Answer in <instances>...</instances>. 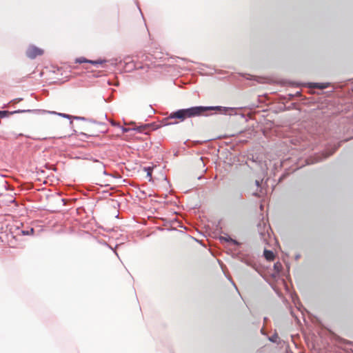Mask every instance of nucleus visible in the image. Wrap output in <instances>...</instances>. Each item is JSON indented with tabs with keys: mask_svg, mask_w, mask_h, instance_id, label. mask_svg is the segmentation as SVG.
Instances as JSON below:
<instances>
[{
	"mask_svg": "<svg viewBox=\"0 0 353 353\" xmlns=\"http://www.w3.org/2000/svg\"><path fill=\"white\" fill-rule=\"evenodd\" d=\"M221 109V107H202L196 106L192 107L187 109H181L176 112H172L168 119H178V122H182L186 119L195 117L201 115L204 112L208 110H218Z\"/></svg>",
	"mask_w": 353,
	"mask_h": 353,
	"instance_id": "f257e3e1",
	"label": "nucleus"
},
{
	"mask_svg": "<svg viewBox=\"0 0 353 353\" xmlns=\"http://www.w3.org/2000/svg\"><path fill=\"white\" fill-rule=\"evenodd\" d=\"M43 52V50L34 46H30L26 50V55L30 59H34L37 56L42 55Z\"/></svg>",
	"mask_w": 353,
	"mask_h": 353,
	"instance_id": "f03ea898",
	"label": "nucleus"
},
{
	"mask_svg": "<svg viewBox=\"0 0 353 353\" xmlns=\"http://www.w3.org/2000/svg\"><path fill=\"white\" fill-rule=\"evenodd\" d=\"M77 62L79 63H92V65H97L99 64H102L103 63L105 62V61L101 60V59H99V60H96V61H91V60H88L85 58L81 57V58H79L77 59Z\"/></svg>",
	"mask_w": 353,
	"mask_h": 353,
	"instance_id": "7ed1b4c3",
	"label": "nucleus"
},
{
	"mask_svg": "<svg viewBox=\"0 0 353 353\" xmlns=\"http://www.w3.org/2000/svg\"><path fill=\"white\" fill-rule=\"evenodd\" d=\"M264 256L268 261H273L274 259V254L273 252L268 250H265L264 251Z\"/></svg>",
	"mask_w": 353,
	"mask_h": 353,
	"instance_id": "20e7f679",
	"label": "nucleus"
},
{
	"mask_svg": "<svg viewBox=\"0 0 353 353\" xmlns=\"http://www.w3.org/2000/svg\"><path fill=\"white\" fill-rule=\"evenodd\" d=\"M16 112H20V111L9 112L6 110H0V118L6 117Z\"/></svg>",
	"mask_w": 353,
	"mask_h": 353,
	"instance_id": "39448f33",
	"label": "nucleus"
},
{
	"mask_svg": "<svg viewBox=\"0 0 353 353\" xmlns=\"http://www.w3.org/2000/svg\"><path fill=\"white\" fill-rule=\"evenodd\" d=\"M96 126H97V125L95 123L92 124L90 126V129L88 131V134H89L90 136H92V137L98 136L99 134H98L97 132H95L93 130V128H94Z\"/></svg>",
	"mask_w": 353,
	"mask_h": 353,
	"instance_id": "423d86ee",
	"label": "nucleus"
},
{
	"mask_svg": "<svg viewBox=\"0 0 353 353\" xmlns=\"http://www.w3.org/2000/svg\"><path fill=\"white\" fill-rule=\"evenodd\" d=\"M145 128H147V126L146 125H144V126H141L138 128V131L139 132H142L143 131V130H145Z\"/></svg>",
	"mask_w": 353,
	"mask_h": 353,
	"instance_id": "0eeeda50",
	"label": "nucleus"
},
{
	"mask_svg": "<svg viewBox=\"0 0 353 353\" xmlns=\"http://www.w3.org/2000/svg\"><path fill=\"white\" fill-rule=\"evenodd\" d=\"M121 131H122L123 133H125V132L128 131V128H123V127H121Z\"/></svg>",
	"mask_w": 353,
	"mask_h": 353,
	"instance_id": "6e6552de",
	"label": "nucleus"
},
{
	"mask_svg": "<svg viewBox=\"0 0 353 353\" xmlns=\"http://www.w3.org/2000/svg\"><path fill=\"white\" fill-rule=\"evenodd\" d=\"M21 100V99H14L12 101V102L16 103H18L19 101H20Z\"/></svg>",
	"mask_w": 353,
	"mask_h": 353,
	"instance_id": "1a4fd4ad",
	"label": "nucleus"
},
{
	"mask_svg": "<svg viewBox=\"0 0 353 353\" xmlns=\"http://www.w3.org/2000/svg\"><path fill=\"white\" fill-rule=\"evenodd\" d=\"M147 170H148V176H151V168H150V167H148V168H147Z\"/></svg>",
	"mask_w": 353,
	"mask_h": 353,
	"instance_id": "9d476101",
	"label": "nucleus"
},
{
	"mask_svg": "<svg viewBox=\"0 0 353 353\" xmlns=\"http://www.w3.org/2000/svg\"><path fill=\"white\" fill-rule=\"evenodd\" d=\"M281 263H278L274 264V268H276V269L279 268V267H281Z\"/></svg>",
	"mask_w": 353,
	"mask_h": 353,
	"instance_id": "9b49d317",
	"label": "nucleus"
},
{
	"mask_svg": "<svg viewBox=\"0 0 353 353\" xmlns=\"http://www.w3.org/2000/svg\"><path fill=\"white\" fill-rule=\"evenodd\" d=\"M315 87H316V88H324V87H323V86H320V85H316Z\"/></svg>",
	"mask_w": 353,
	"mask_h": 353,
	"instance_id": "f8f14e48",
	"label": "nucleus"
},
{
	"mask_svg": "<svg viewBox=\"0 0 353 353\" xmlns=\"http://www.w3.org/2000/svg\"><path fill=\"white\" fill-rule=\"evenodd\" d=\"M331 154H332V153L328 154L325 155V156L324 157V158H327V157H329V156H330V155H331Z\"/></svg>",
	"mask_w": 353,
	"mask_h": 353,
	"instance_id": "ddd939ff",
	"label": "nucleus"
},
{
	"mask_svg": "<svg viewBox=\"0 0 353 353\" xmlns=\"http://www.w3.org/2000/svg\"><path fill=\"white\" fill-rule=\"evenodd\" d=\"M65 137V136H59V137H58L57 138H59V139H61V138Z\"/></svg>",
	"mask_w": 353,
	"mask_h": 353,
	"instance_id": "4468645a",
	"label": "nucleus"
},
{
	"mask_svg": "<svg viewBox=\"0 0 353 353\" xmlns=\"http://www.w3.org/2000/svg\"><path fill=\"white\" fill-rule=\"evenodd\" d=\"M102 172H103V174H105V171L104 170H103Z\"/></svg>",
	"mask_w": 353,
	"mask_h": 353,
	"instance_id": "2eb2a0df",
	"label": "nucleus"
}]
</instances>
